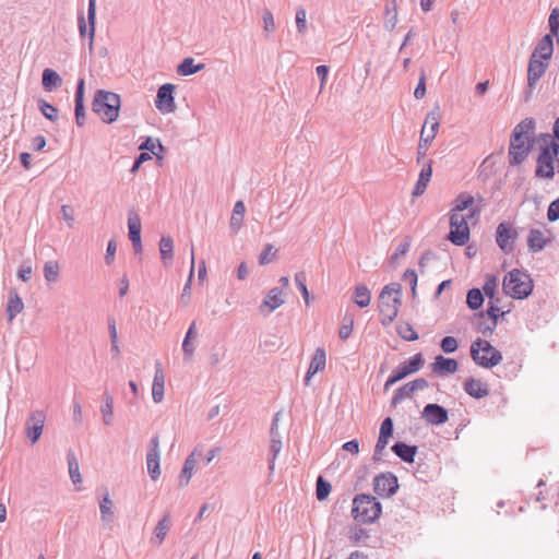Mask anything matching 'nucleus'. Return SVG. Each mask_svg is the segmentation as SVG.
I'll return each mask as SVG.
<instances>
[{"label": "nucleus", "instance_id": "16", "mask_svg": "<svg viewBox=\"0 0 559 559\" xmlns=\"http://www.w3.org/2000/svg\"><path fill=\"white\" fill-rule=\"evenodd\" d=\"M129 238L133 245L134 251H142L141 243V221L136 213L130 212L128 217Z\"/></svg>", "mask_w": 559, "mask_h": 559}, {"label": "nucleus", "instance_id": "41", "mask_svg": "<svg viewBox=\"0 0 559 559\" xmlns=\"http://www.w3.org/2000/svg\"><path fill=\"white\" fill-rule=\"evenodd\" d=\"M498 287V278L495 275H488L483 286V290L486 297L493 299Z\"/></svg>", "mask_w": 559, "mask_h": 559}, {"label": "nucleus", "instance_id": "29", "mask_svg": "<svg viewBox=\"0 0 559 559\" xmlns=\"http://www.w3.org/2000/svg\"><path fill=\"white\" fill-rule=\"evenodd\" d=\"M201 453H198L197 451H193L190 456L186 460L183 467L180 473V483L182 485H187L189 480L191 479L192 472L197 464V456H200Z\"/></svg>", "mask_w": 559, "mask_h": 559}, {"label": "nucleus", "instance_id": "17", "mask_svg": "<svg viewBox=\"0 0 559 559\" xmlns=\"http://www.w3.org/2000/svg\"><path fill=\"white\" fill-rule=\"evenodd\" d=\"M548 66L549 61L531 56L527 69V81L531 86L544 75Z\"/></svg>", "mask_w": 559, "mask_h": 559}, {"label": "nucleus", "instance_id": "56", "mask_svg": "<svg viewBox=\"0 0 559 559\" xmlns=\"http://www.w3.org/2000/svg\"><path fill=\"white\" fill-rule=\"evenodd\" d=\"M102 412L104 414L105 424L109 425L111 416H112V399L111 397H107L106 404L103 407Z\"/></svg>", "mask_w": 559, "mask_h": 559}, {"label": "nucleus", "instance_id": "46", "mask_svg": "<svg viewBox=\"0 0 559 559\" xmlns=\"http://www.w3.org/2000/svg\"><path fill=\"white\" fill-rule=\"evenodd\" d=\"M549 28L550 35L557 36V41L559 44V9L555 8L549 15Z\"/></svg>", "mask_w": 559, "mask_h": 559}, {"label": "nucleus", "instance_id": "54", "mask_svg": "<svg viewBox=\"0 0 559 559\" xmlns=\"http://www.w3.org/2000/svg\"><path fill=\"white\" fill-rule=\"evenodd\" d=\"M547 218L550 222L559 219V198L550 203L547 211Z\"/></svg>", "mask_w": 559, "mask_h": 559}, {"label": "nucleus", "instance_id": "11", "mask_svg": "<svg viewBox=\"0 0 559 559\" xmlns=\"http://www.w3.org/2000/svg\"><path fill=\"white\" fill-rule=\"evenodd\" d=\"M518 237L516 230L510 223H500L496 231V241L498 247L506 253L513 250V242Z\"/></svg>", "mask_w": 559, "mask_h": 559}, {"label": "nucleus", "instance_id": "20", "mask_svg": "<svg viewBox=\"0 0 559 559\" xmlns=\"http://www.w3.org/2000/svg\"><path fill=\"white\" fill-rule=\"evenodd\" d=\"M152 448L150 449L147 455H146V464H147V471L152 477V479L156 480L159 475V455L157 452L158 447V440L157 438H154L152 441Z\"/></svg>", "mask_w": 559, "mask_h": 559}, {"label": "nucleus", "instance_id": "42", "mask_svg": "<svg viewBox=\"0 0 559 559\" xmlns=\"http://www.w3.org/2000/svg\"><path fill=\"white\" fill-rule=\"evenodd\" d=\"M295 282L298 286L299 290L301 292V295L304 297V300L306 305L310 304V294L306 286V274L304 272H298L295 274Z\"/></svg>", "mask_w": 559, "mask_h": 559}, {"label": "nucleus", "instance_id": "12", "mask_svg": "<svg viewBox=\"0 0 559 559\" xmlns=\"http://www.w3.org/2000/svg\"><path fill=\"white\" fill-rule=\"evenodd\" d=\"M95 16L96 9L95 2H90L87 10V19L84 15L79 16V31L82 37L87 36L90 39V45H93L94 36H95Z\"/></svg>", "mask_w": 559, "mask_h": 559}, {"label": "nucleus", "instance_id": "1", "mask_svg": "<svg viewBox=\"0 0 559 559\" xmlns=\"http://www.w3.org/2000/svg\"><path fill=\"white\" fill-rule=\"evenodd\" d=\"M534 129L533 119H524L515 126L510 142L509 157L513 165L521 164L528 153V135Z\"/></svg>", "mask_w": 559, "mask_h": 559}, {"label": "nucleus", "instance_id": "55", "mask_svg": "<svg viewBox=\"0 0 559 559\" xmlns=\"http://www.w3.org/2000/svg\"><path fill=\"white\" fill-rule=\"evenodd\" d=\"M426 95V74L423 71L419 78L417 87L415 88L414 96L418 99Z\"/></svg>", "mask_w": 559, "mask_h": 559}, {"label": "nucleus", "instance_id": "32", "mask_svg": "<svg viewBox=\"0 0 559 559\" xmlns=\"http://www.w3.org/2000/svg\"><path fill=\"white\" fill-rule=\"evenodd\" d=\"M353 299L358 307H368L371 301L370 290L365 285H358L355 288Z\"/></svg>", "mask_w": 559, "mask_h": 559}, {"label": "nucleus", "instance_id": "43", "mask_svg": "<svg viewBox=\"0 0 559 559\" xmlns=\"http://www.w3.org/2000/svg\"><path fill=\"white\" fill-rule=\"evenodd\" d=\"M168 528H169V519L168 518L163 519L157 524V526L155 528V537H154V542L157 545L162 544V542L164 540V538L167 534Z\"/></svg>", "mask_w": 559, "mask_h": 559}, {"label": "nucleus", "instance_id": "4", "mask_svg": "<svg viewBox=\"0 0 559 559\" xmlns=\"http://www.w3.org/2000/svg\"><path fill=\"white\" fill-rule=\"evenodd\" d=\"M533 287V281L530 275L518 269L508 272L502 282L504 294L515 299L528 297Z\"/></svg>", "mask_w": 559, "mask_h": 559}, {"label": "nucleus", "instance_id": "9", "mask_svg": "<svg viewBox=\"0 0 559 559\" xmlns=\"http://www.w3.org/2000/svg\"><path fill=\"white\" fill-rule=\"evenodd\" d=\"M440 119L441 117L438 108L427 114L420 131V140L418 144L419 152L426 151L436 138L440 126Z\"/></svg>", "mask_w": 559, "mask_h": 559}, {"label": "nucleus", "instance_id": "28", "mask_svg": "<svg viewBox=\"0 0 559 559\" xmlns=\"http://www.w3.org/2000/svg\"><path fill=\"white\" fill-rule=\"evenodd\" d=\"M164 386H165V374L162 369L157 368L154 376V381L152 385V395L153 400L156 403L162 402L164 397Z\"/></svg>", "mask_w": 559, "mask_h": 559}, {"label": "nucleus", "instance_id": "47", "mask_svg": "<svg viewBox=\"0 0 559 559\" xmlns=\"http://www.w3.org/2000/svg\"><path fill=\"white\" fill-rule=\"evenodd\" d=\"M331 491V485L325 481L321 476L317 480V498L319 500H324Z\"/></svg>", "mask_w": 559, "mask_h": 559}, {"label": "nucleus", "instance_id": "63", "mask_svg": "<svg viewBox=\"0 0 559 559\" xmlns=\"http://www.w3.org/2000/svg\"><path fill=\"white\" fill-rule=\"evenodd\" d=\"M32 266H23L21 267L19 271H17V276L19 278H21L23 282H28L29 278H31V275H32Z\"/></svg>", "mask_w": 559, "mask_h": 559}, {"label": "nucleus", "instance_id": "26", "mask_svg": "<svg viewBox=\"0 0 559 559\" xmlns=\"http://www.w3.org/2000/svg\"><path fill=\"white\" fill-rule=\"evenodd\" d=\"M24 310V302L22 298L19 296V294L15 290H11L9 293L8 304H7V314H8V321L12 322L13 319L23 312Z\"/></svg>", "mask_w": 559, "mask_h": 559}, {"label": "nucleus", "instance_id": "5", "mask_svg": "<svg viewBox=\"0 0 559 559\" xmlns=\"http://www.w3.org/2000/svg\"><path fill=\"white\" fill-rule=\"evenodd\" d=\"M381 504L370 495H358L353 500V518L360 523H372L381 515Z\"/></svg>", "mask_w": 559, "mask_h": 559}, {"label": "nucleus", "instance_id": "48", "mask_svg": "<svg viewBox=\"0 0 559 559\" xmlns=\"http://www.w3.org/2000/svg\"><path fill=\"white\" fill-rule=\"evenodd\" d=\"M197 336H198V333L195 331V325H194V323H192L191 326L188 330L187 336H186V338L183 341V344H182L183 352L188 356H191V354L193 352V348L190 346V341L197 338Z\"/></svg>", "mask_w": 559, "mask_h": 559}, {"label": "nucleus", "instance_id": "40", "mask_svg": "<svg viewBox=\"0 0 559 559\" xmlns=\"http://www.w3.org/2000/svg\"><path fill=\"white\" fill-rule=\"evenodd\" d=\"M68 464H69V473L72 481L74 484H80L82 481L80 469H79V463L76 461V457L74 454L70 453L68 455Z\"/></svg>", "mask_w": 559, "mask_h": 559}, {"label": "nucleus", "instance_id": "21", "mask_svg": "<svg viewBox=\"0 0 559 559\" xmlns=\"http://www.w3.org/2000/svg\"><path fill=\"white\" fill-rule=\"evenodd\" d=\"M173 84H164L157 93L156 107L160 111L170 112L173 110Z\"/></svg>", "mask_w": 559, "mask_h": 559}, {"label": "nucleus", "instance_id": "25", "mask_svg": "<svg viewBox=\"0 0 559 559\" xmlns=\"http://www.w3.org/2000/svg\"><path fill=\"white\" fill-rule=\"evenodd\" d=\"M431 176H432V165H431V162H429L426 165H424V167L421 168V170L419 173L418 180H417L415 188L412 192V194L414 197H419V195L424 194L428 183L431 180Z\"/></svg>", "mask_w": 559, "mask_h": 559}, {"label": "nucleus", "instance_id": "58", "mask_svg": "<svg viewBox=\"0 0 559 559\" xmlns=\"http://www.w3.org/2000/svg\"><path fill=\"white\" fill-rule=\"evenodd\" d=\"M306 17H307V14H306L305 10L297 11L296 24H297L299 32H304L306 29Z\"/></svg>", "mask_w": 559, "mask_h": 559}, {"label": "nucleus", "instance_id": "23", "mask_svg": "<svg viewBox=\"0 0 559 559\" xmlns=\"http://www.w3.org/2000/svg\"><path fill=\"white\" fill-rule=\"evenodd\" d=\"M393 433V421L390 417L385 418L381 426H380V432L379 438L376 444L374 452L376 454H381L382 451L386 448L389 443V438Z\"/></svg>", "mask_w": 559, "mask_h": 559}, {"label": "nucleus", "instance_id": "3", "mask_svg": "<svg viewBox=\"0 0 559 559\" xmlns=\"http://www.w3.org/2000/svg\"><path fill=\"white\" fill-rule=\"evenodd\" d=\"M401 285L391 284L383 287L379 296V312L383 325L391 324L399 313L401 306Z\"/></svg>", "mask_w": 559, "mask_h": 559}, {"label": "nucleus", "instance_id": "27", "mask_svg": "<svg viewBox=\"0 0 559 559\" xmlns=\"http://www.w3.org/2000/svg\"><path fill=\"white\" fill-rule=\"evenodd\" d=\"M547 238L540 229H531L527 236V247L531 251L537 252L545 248Z\"/></svg>", "mask_w": 559, "mask_h": 559}, {"label": "nucleus", "instance_id": "37", "mask_svg": "<svg viewBox=\"0 0 559 559\" xmlns=\"http://www.w3.org/2000/svg\"><path fill=\"white\" fill-rule=\"evenodd\" d=\"M396 331L397 334L405 341H416L418 338V334L414 330L413 325L408 322H399Z\"/></svg>", "mask_w": 559, "mask_h": 559}, {"label": "nucleus", "instance_id": "18", "mask_svg": "<svg viewBox=\"0 0 559 559\" xmlns=\"http://www.w3.org/2000/svg\"><path fill=\"white\" fill-rule=\"evenodd\" d=\"M459 364L453 358H445L443 356H437L435 361L431 364L432 371L438 376L452 374L457 371Z\"/></svg>", "mask_w": 559, "mask_h": 559}, {"label": "nucleus", "instance_id": "52", "mask_svg": "<svg viewBox=\"0 0 559 559\" xmlns=\"http://www.w3.org/2000/svg\"><path fill=\"white\" fill-rule=\"evenodd\" d=\"M39 107H40L43 115L47 119H49L51 121L57 120L58 109L55 106H52L46 102H41Z\"/></svg>", "mask_w": 559, "mask_h": 559}, {"label": "nucleus", "instance_id": "30", "mask_svg": "<svg viewBox=\"0 0 559 559\" xmlns=\"http://www.w3.org/2000/svg\"><path fill=\"white\" fill-rule=\"evenodd\" d=\"M246 207L242 201H237L230 217V228L238 231L242 225Z\"/></svg>", "mask_w": 559, "mask_h": 559}, {"label": "nucleus", "instance_id": "60", "mask_svg": "<svg viewBox=\"0 0 559 559\" xmlns=\"http://www.w3.org/2000/svg\"><path fill=\"white\" fill-rule=\"evenodd\" d=\"M116 250H117L116 242L114 240H110L108 242L107 250H106V261H107V263L110 264L112 262L115 253H116Z\"/></svg>", "mask_w": 559, "mask_h": 559}, {"label": "nucleus", "instance_id": "35", "mask_svg": "<svg viewBox=\"0 0 559 559\" xmlns=\"http://www.w3.org/2000/svg\"><path fill=\"white\" fill-rule=\"evenodd\" d=\"M205 68L204 63L194 64L193 58H186L178 67L177 72L181 75H191Z\"/></svg>", "mask_w": 559, "mask_h": 559}, {"label": "nucleus", "instance_id": "2", "mask_svg": "<svg viewBox=\"0 0 559 559\" xmlns=\"http://www.w3.org/2000/svg\"><path fill=\"white\" fill-rule=\"evenodd\" d=\"M120 104L118 94L98 90L94 95L92 109L105 123H112L119 117Z\"/></svg>", "mask_w": 559, "mask_h": 559}, {"label": "nucleus", "instance_id": "15", "mask_svg": "<svg viewBox=\"0 0 559 559\" xmlns=\"http://www.w3.org/2000/svg\"><path fill=\"white\" fill-rule=\"evenodd\" d=\"M44 424L45 414L43 412L37 411L31 414L26 424V433L32 443H35L39 439Z\"/></svg>", "mask_w": 559, "mask_h": 559}, {"label": "nucleus", "instance_id": "62", "mask_svg": "<svg viewBox=\"0 0 559 559\" xmlns=\"http://www.w3.org/2000/svg\"><path fill=\"white\" fill-rule=\"evenodd\" d=\"M408 384H409L408 389H411L413 391V393L418 389H425L428 386V382L423 378L411 381V382H408Z\"/></svg>", "mask_w": 559, "mask_h": 559}, {"label": "nucleus", "instance_id": "64", "mask_svg": "<svg viewBox=\"0 0 559 559\" xmlns=\"http://www.w3.org/2000/svg\"><path fill=\"white\" fill-rule=\"evenodd\" d=\"M32 146L36 151H41L46 146V139L43 135H37L32 140Z\"/></svg>", "mask_w": 559, "mask_h": 559}, {"label": "nucleus", "instance_id": "24", "mask_svg": "<svg viewBox=\"0 0 559 559\" xmlns=\"http://www.w3.org/2000/svg\"><path fill=\"white\" fill-rule=\"evenodd\" d=\"M466 393L475 399H481L488 395L489 390L485 382L479 379L468 378L464 383Z\"/></svg>", "mask_w": 559, "mask_h": 559}, {"label": "nucleus", "instance_id": "33", "mask_svg": "<svg viewBox=\"0 0 559 559\" xmlns=\"http://www.w3.org/2000/svg\"><path fill=\"white\" fill-rule=\"evenodd\" d=\"M174 243L171 237H163L159 243V251L166 266L171 265Z\"/></svg>", "mask_w": 559, "mask_h": 559}, {"label": "nucleus", "instance_id": "36", "mask_svg": "<svg viewBox=\"0 0 559 559\" xmlns=\"http://www.w3.org/2000/svg\"><path fill=\"white\" fill-rule=\"evenodd\" d=\"M61 84V78L51 69H45L43 72V86L47 91H51Z\"/></svg>", "mask_w": 559, "mask_h": 559}, {"label": "nucleus", "instance_id": "61", "mask_svg": "<svg viewBox=\"0 0 559 559\" xmlns=\"http://www.w3.org/2000/svg\"><path fill=\"white\" fill-rule=\"evenodd\" d=\"M343 449L353 454H357L359 452V442L357 440H350L343 444Z\"/></svg>", "mask_w": 559, "mask_h": 559}, {"label": "nucleus", "instance_id": "34", "mask_svg": "<svg viewBox=\"0 0 559 559\" xmlns=\"http://www.w3.org/2000/svg\"><path fill=\"white\" fill-rule=\"evenodd\" d=\"M392 450L403 461H405V462H413L414 461V457H415V454H416V449L414 447H409V445H407L405 443L399 442V443H395L392 447Z\"/></svg>", "mask_w": 559, "mask_h": 559}, {"label": "nucleus", "instance_id": "8", "mask_svg": "<svg viewBox=\"0 0 559 559\" xmlns=\"http://www.w3.org/2000/svg\"><path fill=\"white\" fill-rule=\"evenodd\" d=\"M423 355L420 353L414 355L412 358L402 362L396 369L392 371L391 376L384 383V389L389 390L397 381L404 379L408 374L417 372L423 367Z\"/></svg>", "mask_w": 559, "mask_h": 559}, {"label": "nucleus", "instance_id": "6", "mask_svg": "<svg viewBox=\"0 0 559 559\" xmlns=\"http://www.w3.org/2000/svg\"><path fill=\"white\" fill-rule=\"evenodd\" d=\"M471 356L476 365L487 369H491L502 361V354L483 338H477L472 343Z\"/></svg>", "mask_w": 559, "mask_h": 559}, {"label": "nucleus", "instance_id": "49", "mask_svg": "<svg viewBox=\"0 0 559 559\" xmlns=\"http://www.w3.org/2000/svg\"><path fill=\"white\" fill-rule=\"evenodd\" d=\"M112 507H114V503H112L111 499L109 498L108 495H106L99 504L103 520H107V519L111 518Z\"/></svg>", "mask_w": 559, "mask_h": 559}, {"label": "nucleus", "instance_id": "31", "mask_svg": "<svg viewBox=\"0 0 559 559\" xmlns=\"http://www.w3.org/2000/svg\"><path fill=\"white\" fill-rule=\"evenodd\" d=\"M474 197L468 193H461L454 201V207L451 213H463L464 211L474 210Z\"/></svg>", "mask_w": 559, "mask_h": 559}, {"label": "nucleus", "instance_id": "45", "mask_svg": "<svg viewBox=\"0 0 559 559\" xmlns=\"http://www.w3.org/2000/svg\"><path fill=\"white\" fill-rule=\"evenodd\" d=\"M276 249L273 245H266L263 251L261 252L259 257V262L261 265H265L270 262H272L276 258Z\"/></svg>", "mask_w": 559, "mask_h": 559}, {"label": "nucleus", "instance_id": "59", "mask_svg": "<svg viewBox=\"0 0 559 559\" xmlns=\"http://www.w3.org/2000/svg\"><path fill=\"white\" fill-rule=\"evenodd\" d=\"M403 278L412 285L413 289H415L417 285V274L414 270H406Z\"/></svg>", "mask_w": 559, "mask_h": 559}, {"label": "nucleus", "instance_id": "50", "mask_svg": "<svg viewBox=\"0 0 559 559\" xmlns=\"http://www.w3.org/2000/svg\"><path fill=\"white\" fill-rule=\"evenodd\" d=\"M409 388V384L406 383L404 384L403 386H401L394 394L393 399H392V404L393 405H396L399 404L401 401H403L404 399L411 396L413 394V391Z\"/></svg>", "mask_w": 559, "mask_h": 559}, {"label": "nucleus", "instance_id": "10", "mask_svg": "<svg viewBox=\"0 0 559 559\" xmlns=\"http://www.w3.org/2000/svg\"><path fill=\"white\" fill-rule=\"evenodd\" d=\"M399 488L397 478L392 473H383L373 480V489L380 496L390 498Z\"/></svg>", "mask_w": 559, "mask_h": 559}, {"label": "nucleus", "instance_id": "7", "mask_svg": "<svg viewBox=\"0 0 559 559\" xmlns=\"http://www.w3.org/2000/svg\"><path fill=\"white\" fill-rule=\"evenodd\" d=\"M478 210H471L469 214L451 213L449 239L456 246H464L469 240V227L467 219L478 215Z\"/></svg>", "mask_w": 559, "mask_h": 559}, {"label": "nucleus", "instance_id": "57", "mask_svg": "<svg viewBox=\"0 0 559 559\" xmlns=\"http://www.w3.org/2000/svg\"><path fill=\"white\" fill-rule=\"evenodd\" d=\"M75 119L79 126H83L85 119L84 104L75 102Z\"/></svg>", "mask_w": 559, "mask_h": 559}, {"label": "nucleus", "instance_id": "38", "mask_svg": "<svg viewBox=\"0 0 559 559\" xmlns=\"http://www.w3.org/2000/svg\"><path fill=\"white\" fill-rule=\"evenodd\" d=\"M483 301L484 296L479 289L473 288L467 293L466 302L471 309H478L483 305Z\"/></svg>", "mask_w": 559, "mask_h": 559}, {"label": "nucleus", "instance_id": "14", "mask_svg": "<svg viewBox=\"0 0 559 559\" xmlns=\"http://www.w3.org/2000/svg\"><path fill=\"white\" fill-rule=\"evenodd\" d=\"M326 362L328 358L325 349L323 347L316 348L305 377L307 385L310 383L313 376L318 372H322L326 368Z\"/></svg>", "mask_w": 559, "mask_h": 559}, {"label": "nucleus", "instance_id": "13", "mask_svg": "<svg viewBox=\"0 0 559 559\" xmlns=\"http://www.w3.org/2000/svg\"><path fill=\"white\" fill-rule=\"evenodd\" d=\"M421 416L427 424L433 426L443 425L449 419L448 411L438 404H427L423 409Z\"/></svg>", "mask_w": 559, "mask_h": 559}, {"label": "nucleus", "instance_id": "53", "mask_svg": "<svg viewBox=\"0 0 559 559\" xmlns=\"http://www.w3.org/2000/svg\"><path fill=\"white\" fill-rule=\"evenodd\" d=\"M397 12L396 5L394 4L392 8H388L385 12V24L389 28H393L396 24Z\"/></svg>", "mask_w": 559, "mask_h": 559}, {"label": "nucleus", "instance_id": "22", "mask_svg": "<svg viewBox=\"0 0 559 559\" xmlns=\"http://www.w3.org/2000/svg\"><path fill=\"white\" fill-rule=\"evenodd\" d=\"M554 51V43L551 35H545L535 47L532 57L543 59L550 62Z\"/></svg>", "mask_w": 559, "mask_h": 559}, {"label": "nucleus", "instance_id": "44", "mask_svg": "<svg viewBox=\"0 0 559 559\" xmlns=\"http://www.w3.org/2000/svg\"><path fill=\"white\" fill-rule=\"evenodd\" d=\"M354 329V319L352 317L344 318L342 325L338 330V336L345 341L350 337Z\"/></svg>", "mask_w": 559, "mask_h": 559}, {"label": "nucleus", "instance_id": "39", "mask_svg": "<svg viewBox=\"0 0 559 559\" xmlns=\"http://www.w3.org/2000/svg\"><path fill=\"white\" fill-rule=\"evenodd\" d=\"M60 266L57 261H48L44 265V275L48 282H56L59 276Z\"/></svg>", "mask_w": 559, "mask_h": 559}, {"label": "nucleus", "instance_id": "51", "mask_svg": "<svg viewBox=\"0 0 559 559\" xmlns=\"http://www.w3.org/2000/svg\"><path fill=\"white\" fill-rule=\"evenodd\" d=\"M457 341L453 336L442 338L440 347L444 353H453L457 349Z\"/></svg>", "mask_w": 559, "mask_h": 559}, {"label": "nucleus", "instance_id": "19", "mask_svg": "<svg viewBox=\"0 0 559 559\" xmlns=\"http://www.w3.org/2000/svg\"><path fill=\"white\" fill-rule=\"evenodd\" d=\"M284 292L282 288H278V287H274L272 288L267 295L265 296L261 307H260V310L262 312H272L274 311L275 309L280 308L283 304H284Z\"/></svg>", "mask_w": 559, "mask_h": 559}]
</instances>
